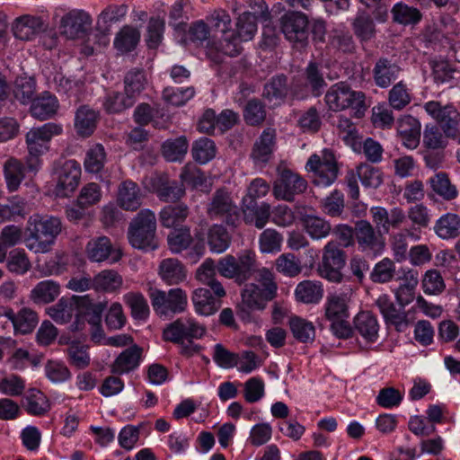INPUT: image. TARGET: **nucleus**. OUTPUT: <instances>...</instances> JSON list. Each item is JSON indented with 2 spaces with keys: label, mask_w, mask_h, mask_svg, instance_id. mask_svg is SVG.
I'll use <instances>...</instances> for the list:
<instances>
[{
  "label": "nucleus",
  "mask_w": 460,
  "mask_h": 460,
  "mask_svg": "<svg viewBox=\"0 0 460 460\" xmlns=\"http://www.w3.org/2000/svg\"><path fill=\"white\" fill-rule=\"evenodd\" d=\"M26 230V247L35 253H45L61 233L62 222L57 217L35 214L29 218Z\"/></svg>",
  "instance_id": "f257e3e1"
},
{
  "label": "nucleus",
  "mask_w": 460,
  "mask_h": 460,
  "mask_svg": "<svg viewBox=\"0 0 460 460\" xmlns=\"http://www.w3.org/2000/svg\"><path fill=\"white\" fill-rule=\"evenodd\" d=\"M156 218L150 209H142L132 219L128 230V237L134 248L153 251L158 247L155 236Z\"/></svg>",
  "instance_id": "f03ea898"
},
{
  "label": "nucleus",
  "mask_w": 460,
  "mask_h": 460,
  "mask_svg": "<svg viewBox=\"0 0 460 460\" xmlns=\"http://www.w3.org/2000/svg\"><path fill=\"white\" fill-rule=\"evenodd\" d=\"M365 99L363 92L352 90L344 82L332 85L325 94V102L330 110L341 111L350 108L357 118H362L365 114L367 110Z\"/></svg>",
  "instance_id": "7ed1b4c3"
},
{
  "label": "nucleus",
  "mask_w": 460,
  "mask_h": 460,
  "mask_svg": "<svg viewBox=\"0 0 460 460\" xmlns=\"http://www.w3.org/2000/svg\"><path fill=\"white\" fill-rule=\"evenodd\" d=\"M207 215L212 220L221 221L231 227H237L241 220L240 208L232 192L226 188L217 189L209 197Z\"/></svg>",
  "instance_id": "20e7f679"
},
{
  "label": "nucleus",
  "mask_w": 460,
  "mask_h": 460,
  "mask_svg": "<svg viewBox=\"0 0 460 460\" xmlns=\"http://www.w3.org/2000/svg\"><path fill=\"white\" fill-rule=\"evenodd\" d=\"M210 31L214 38H218L217 50L221 53L235 57L241 52L240 44L237 42L235 31L230 30L231 17L229 13L222 9L215 10L213 13L207 18Z\"/></svg>",
  "instance_id": "39448f33"
},
{
  "label": "nucleus",
  "mask_w": 460,
  "mask_h": 460,
  "mask_svg": "<svg viewBox=\"0 0 460 460\" xmlns=\"http://www.w3.org/2000/svg\"><path fill=\"white\" fill-rule=\"evenodd\" d=\"M257 270L254 252L246 250L238 257L226 255L217 263V271L224 277L234 279L239 284L247 281Z\"/></svg>",
  "instance_id": "423d86ee"
},
{
  "label": "nucleus",
  "mask_w": 460,
  "mask_h": 460,
  "mask_svg": "<svg viewBox=\"0 0 460 460\" xmlns=\"http://www.w3.org/2000/svg\"><path fill=\"white\" fill-rule=\"evenodd\" d=\"M347 260L346 252L336 241L328 242L323 249L320 263L319 275L334 283H341L343 279L342 269Z\"/></svg>",
  "instance_id": "0eeeda50"
},
{
  "label": "nucleus",
  "mask_w": 460,
  "mask_h": 460,
  "mask_svg": "<svg viewBox=\"0 0 460 460\" xmlns=\"http://www.w3.org/2000/svg\"><path fill=\"white\" fill-rule=\"evenodd\" d=\"M278 178L273 183V195L278 199L292 202L296 195L305 192L307 181L288 168L278 166Z\"/></svg>",
  "instance_id": "6e6552de"
},
{
  "label": "nucleus",
  "mask_w": 460,
  "mask_h": 460,
  "mask_svg": "<svg viewBox=\"0 0 460 460\" xmlns=\"http://www.w3.org/2000/svg\"><path fill=\"white\" fill-rule=\"evenodd\" d=\"M150 299L154 310L160 315L183 313L188 305L187 294L180 288L168 292L154 289L150 292Z\"/></svg>",
  "instance_id": "1a4fd4ad"
},
{
  "label": "nucleus",
  "mask_w": 460,
  "mask_h": 460,
  "mask_svg": "<svg viewBox=\"0 0 460 460\" xmlns=\"http://www.w3.org/2000/svg\"><path fill=\"white\" fill-rule=\"evenodd\" d=\"M206 327L190 317H181L169 323L163 331L166 341L183 345L184 341L190 342L200 339L206 333Z\"/></svg>",
  "instance_id": "9d476101"
},
{
  "label": "nucleus",
  "mask_w": 460,
  "mask_h": 460,
  "mask_svg": "<svg viewBox=\"0 0 460 460\" xmlns=\"http://www.w3.org/2000/svg\"><path fill=\"white\" fill-rule=\"evenodd\" d=\"M280 31L296 49H304L308 44L309 31L307 17L299 12H289L279 20Z\"/></svg>",
  "instance_id": "9b49d317"
},
{
  "label": "nucleus",
  "mask_w": 460,
  "mask_h": 460,
  "mask_svg": "<svg viewBox=\"0 0 460 460\" xmlns=\"http://www.w3.org/2000/svg\"><path fill=\"white\" fill-rule=\"evenodd\" d=\"M306 169L315 173L316 178L314 180V183L323 186L333 183L339 172L335 156L328 149H324L322 155H312L306 163Z\"/></svg>",
  "instance_id": "f8f14e48"
},
{
  "label": "nucleus",
  "mask_w": 460,
  "mask_h": 460,
  "mask_svg": "<svg viewBox=\"0 0 460 460\" xmlns=\"http://www.w3.org/2000/svg\"><path fill=\"white\" fill-rule=\"evenodd\" d=\"M81 177L80 164L75 160L66 161L56 171V187L54 192L57 197H69L78 187Z\"/></svg>",
  "instance_id": "ddd939ff"
},
{
  "label": "nucleus",
  "mask_w": 460,
  "mask_h": 460,
  "mask_svg": "<svg viewBox=\"0 0 460 460\" xmlns=\"http://www.w3.org/2000/svg\"><path fill=\"white\" fill-rule=\"evenodd\" d=\"M426 111L440 125L447 137H455L458 131L460 113L453 105L442 106L438 102L425 104Z\"/></svg>",
  "instance_id": "4468645a"
},
{
  "label": "nucleus",
  "mask_w": 460,
  "mask_h": 460,
  "mask_svg": "<svg viewBox=\"0 0 460 460\" xmlns=\"http://www.w3.org/2000/svg\"><path fill=\"white\" fill-rule=\"evenodd\" d=\"M91 16L82 10H72L60 21V33L67 39L75 40L85 37L91 31Z\"/></svg>",
  "instance_id": "2eb2a0df"
},
{
  "label": "nucleus",
  "mask_w": 460,
  "mask_h": 460,
  "mask_svg": "<svg viewBox=\"0 0 460 460\" xmlns=\"http://www.w3.org/2000/svg\"><path fill=\"white\" fill-rule=\"evenodd\" d=\"M355 241L362 252L377 253L385 248V238L380 231L367 220H358L355 223Z\"/></svg>",
  "instance_id": "dca6fc26"
},
{
  "label": "nucleus",
  "mask_w": 460,
  "mask_h": 460,
  "mask_svg": "<svg viewBox=\"0 0 460 460\" xmlns=\"http://www.w3.org/2000/svg\"><path fill=\"white\" fill-rule=\"evenodd\" d=\"M376 305L378 307L387 326H394L397 332H404L410 325L408 314L404 307H396L387 295H382L376 300Z\"/></svg>",
  "instance_id": "f3484780"
},
{
  "label": "nucleus",
  "mask_w": 460,
  "mask_h": 460,
  "mask_svg": "<svg viewBox=\"0 0 460 460\" xmlns=\"http://www.w3.org/2000/svg\"><path fill=\"white\" fill-rule=\"evenodd\" d=\"M271 300L264 297V291L259 285H247L242 292V301L237 305V315L242 320H249L252 311L263 310L267 302Z\"/></svg>",
  "instance_id": "a211bd4d"
},
{
  "label": "nucleus",
  "mask_w": 460,
  "mask_h": 460,
  "mask_svg": "<svg viewBox=\"0 0 460 460\" xmlns=\"http://www.w3.org/2000/svg\"><path fill=\"white\" fill-rule=\"evenodd\" d=\"M87 303L86 296H73L62 297L58 302L48 309L49 315L58 323H69L73 316L80 315V305Z\"/></svg>",
  "instance_id": "6ab92c4d"
},
{
  "label": "nucleus",
  "mask_w": 460,
  "mask_h": 460,
  "mask_svg": "<svg viewBox=\"0 0 460 460\" xmlns=\"http://www.w3.org/2000/svg\"><path fill=\"white\" fill-rule=\"evenodd\" d=\"M370 212L376 227L381 228L385 234H388L391 228L398 229L407 219L404 211L398 207L390 210L383 207H374Z\"/></svg>",
  "instance_id": "aec40b11"
},
{
  "label": "nucleus",
  "mask_w": 460,
  "mask_h": 460,
  "mask_svg": "<svg viewBox=\"0 0 460 460\" xmlns=\"http://www.w3.org/2000/svg\"><path fill=\"white\" fill-rule=\"evenodd\" d=\"M144 193L140 187L131 180L122 181L118 188V205L127 211H136L141 205Z\"/></svg>",
  "instance_id": "412c9836"
},
{
  "label": "nucleus",
  "mask_w": 460,
  "mask_h": 460,
  "mask_svg": "<svg viewBox=\"0 0 460 460\" xmlns=\"http://www.w3.org/2000/svg\"><path fill=\"white\" fill-rule=\"evenodd\" d=\"M243 221L247 225H253L261 229L268 223L270 217V206L266 202L259 204L256 200H242Z\"/></svg>",
  "instance_id": "4be33fe9"
},
{
  "label": "nucleus",
  "mask_w": 460,
  "mask_h": 460,
  "mask_svg": "<svg viewBox=\"0 0 460 460\" xmlns=\"http://www.w3.org/2000/svg\"><path fill=\"white\" fill-rule=\"evenodd\" d=\"M400 72L401 67L395 62L380 58L374 66L373 79L378 87L387 88L398 78Z\"/></svg>",
  "instance_id": "5701e85b"
},
{
  "label": "nucleus",
  "mask_w": 460,
  "mask_h": 460,
  "mask_svg": "<svg viewBox=\"0 0 460 460\" xmlns=\"http://www.w3.org/2000/svg\"><path fill=\"white\" fill-rule=\"evenodd\" d=\"M45 30L46 25L43 21L31 15L21 16L13 24V35L22 40H31Z\"/></svg>",
  "instance_id": "b1692460"
},
{
  "label": "nucleus",
  "mask_w": 460,
  "mask_h": 460,
  "mask_svg": "<svg viewBox=\"0 0 460 460\" xmlns=\"http://www.w3.org/2000/svg\"><path fill=\"white\" fill-rule=\"evenodd\" d=\"M397 133L402 144L409 149H415L420 139V123L411 115H406L398 120Z\"/></svg>",
  "instance_id": "393cba45"
},
{
  "label": "nucleus",
  "mask_w": 460,
  "mask_h": 460,
  "mask_svg": "<svg viewBox=\"0 0 460 460\" xmlns=\"http://www.w3.org/2000/svg\"><path fill=\"white\" fill-rule=\"evenodd\" d=\"M275 146V131L265 129L253 145L251 157L256 164H266L271 158Z\"/></svg>",
  "instance_id": "a878e982"
},
{
  "label": "nucleus",
  "mask_w": 460,
  "mask_h": 460,
  "mask_svg": "<svg viewBox=\"0 0 460 460\" xmlns=\"http://www.w3.org/2000/svg\"><path fill=\"white\" fill-rule=\"evenodd\" d=\"M98 112L88 105L80 106L75 115V129L82 137H90L95 130L98 121Z\"/></svg>",
  "instance_id": "bb28decb"
},
{
  "label": "nucleus",
  "mask_w": 460,
  "mask_h": 460,
  "mask_svg": "<svg viewBox=\"0 0 460 460\" xmlns=\"http://www.w3.org/2000/svg\"><path fill=\"white\" fill-rule=\"evenodd\" d=\"M142 355V349L137 345H132L123 350L111 365V372L116 375H122L136 369Z\"/></svg>",
  "instance_id": "cd10ccee"
},
{
  "label": "nucleus",
  "mask_w": 460,
  "mask_h": 460,
  "mask_svg": "<svg viewBox=\"0 0 460 460\" xmlns=\"http://www.w3.org/2000/svg\"><path fill=\"white\" fill-rule=\"evenodd\" d=\"M288 91V77L283 74L277 75L264 84L262 97L269 102L278 105L284 102Z\"/></svg>",
  "instance_id": "c85d7f7f"
},
{
  "label": "nucleus",
  "mask_w": 460,
  "mask_h": 460,
  "mask_svg": "<svg viewBox=\"0 0 460 460\" xmlns=\"http://www.w3.org/2000/svg\"><path fill=\"white\" fill-rule=\"evenodd\" d=\"M58 109V102L57 98L45 92L41 96L32 101L31 113L32 117L40 120H45L54 116Z\"/></svg>",
  "instance_id": "c756f323"
},
{
  "label": "nucleus",
  "mask_w": 460,
  "mask_h": 460,
  "mask_svg": "<svg viewBox=\"0 0 460 460\" xmlns=\"http://www.w3.org/2000/svg\"><path fill=\"white\" fill-rule=\"evenodd\" d=\"M195 310L202 315H211L221 306V300L212 296L208 288H197L192 295Z\"/></svg>",
  "instance_id": "7c9ffc66"
},
{
  "label": "nucleus",
  "mask_w": 460,
  "mask_h": 460,
  "mask_svg": "<svg viewBox=\"0 0 460 460\" xmlns=\"http://www.w3.org/2000/svg\"><path fill=\"white\" fill-rule=\"evenodd\" d=\"M159 274L168 285H177L186 279V270L182 263L173 258L164 259L159 266Z\"/></svg>",
  "instance_id": "2f4dec72"
},
{
  "label": "nucleus",
  "mask_w": 460,
  "mask_h": 460,
  "mask_svg": "<svg viewBox=\"0 0 460 460\" xmlns=\"http://www.w3.org/2000/svg\"><path fill=\"white\" fill-rule=\"evenodd\" d=\"M112 249L111 239L102 235L92 238L86 245L85 252L90 261L102 262L110 258Z\"/></svg>",
  "instance_id": "473e14b6"
},
{
  "label": "nucleus",
  "mask_w": 460,
  "mask_h": 460,
  "mask_svg": "<svg viewBox=\"0 0 460 460\" xmlns=\"http://www.w3.org/2000/svg\"><path fill=\"white\" fill-rule=\"evenodd\" d=\"M189 216V208L184 203L165 206L159 214L161 224L167 228L182 224Z\"/></svg>",
  "instance_id": "72a5a7b5"
},
{
  "label": "nucleus",
  "mask_w": 460,
  "mask_h": 460,
  "mask_svg": "<svg viewBox=\"0 0 460 460\" xmlns=\"http://www.w3.org/2000/svg\"><path fill=\"white\" fill-rule=\"evenodd\" d=\"M356 331L367 341H374L378 335L379 325L377 319L370 312L363 311L354 319Z\"/></svg>",
  "instance_id": "f704fd0d"
},
{
  "label": "nucleus",
  "mask_w": 460,
  "mask_h": 460,
  "mask_svg": "<svg viewBox=\"0 0 460 460\" xmlns=\"http://www.w3.org/2000/svg\"><path fill=\"white\" fill-rule=\"evenodd\" d=\"M301 221L305 232L314 240L326 238L332 232L330 222L318 216L305 215Z\"/></svg>",
  "instance_id": "c9c22d12"
},
{
  "label": "nucleus",
  "mask_w": 460,
  "mask_h": 460,
  "mask_svg": "<svg viewBox=\"0 0 460 460\" xmlns=\"http://www.w3.org/2000/svg\"><path fill=\"white\" fill-rule=\"evenodd\" d=\"M434 231L441 239L457 237L460 235V217L454 213L443 215L437 220Z\"/></svg>",
  "instance_id": "e433bc0d"
},
{
  "label": "nucleus",
  "mask_w": 460,
  "mask_h": 460,
  "mask_svg": "<svg viewBox=\"0 0 460 460\" xmlns=\"http://www.w3.org/2000/svg\"><path fill=\"white\" fill-rule=\"evenodd\" d=\"M155 192L164 202H176L185 195V188L181 182L160 178Z\"/></svg>",
  "instance_id": "4c0bfd02"
},
{
  "label": "nucleus",
  "mask_w": 460,
  "mask_h": 460,
  "mask_svg": "<svg viewBox=\"0 0 460 460\" xmlns=\"http://www.w3.org/2000/svg\"><path fill=\"white\" fill-rule=\"evenodd\" d=\"M352 30L360 41H368L376 36V25L371 15L358 12L352 22Z\"/></svg>",
  "instance_id": "58836bf2"
},
{
  "label": "nucleus",
  "mask_w": 460,
  "mask_h": 460,
  "mask_svg": "<svg viewBox=\"0 0 460 460\" xmlns=\"http://www.w3.org/2000/svg\"><path fill=\"white\" fill-rule=\"evenodd\" d=\"M140 40V31L132 26L125 25L116 34L114 47L121 53H128L136 49Z\"/></svg>",
  "instance_id": "ea45409f"
},
{
  "label": "nucleus",
  "mask_w": 460,
  "mask_h": 460,
  "mask_svg": "<svg viewBox=\"0 0 460 460\" xmlns=\"http://www.w3.org/2000/svg\"><path fill=\"white\" fill-rule=\"evenodd\" d=\"M60 287L53 280L39 282L31 291L30 297L37 304H49L53 302L59 295Z\"/></svg>",
  "instance_id": "a19ab883"
},
{
  "label": "nucleus",
  "mask_w": 460,
  "mask_h": 460,
  "mask_svg": "<svg viewBox=\"0 0 460 460\" xmlns=\"http://www.w3.org/2000/svg\"><path fill=\"white\" fill-rule=\"evenodd\" d=\"M29 212V205L20 197H13L5 204H0V222L24 218Z\"/></svg>",
  "instance_id": "79ce46f5"
},
{
  "label": "nucleus",
  "mask_w": 460,
  "mask_h": 460,
  "mask_svg": "<svg viewBox=\"0 0 460 460\" xmlns=\"http://www.w3.org/2000/svg\"><path fill=\"white\" fill-rule=\"evenodd\" d=\"M408 236L419 238L411 230L402 229L390 236V245L393 251L394 258L396 261L402 262L407 260L409 253Z\"/></svg>",
  "instance_id": "37998d69"
},
{
  "label": "nucleus",
  "mask_w": 460,
  "mask_h": 460,
  "mask_svg": "<svg viewBox=\"0 0 460 460\" xmlns=\"http://www.w3.org/2000/svg\"><path fill=\"white\" fill-rule=\"evenodd\" d=\"M295 295L296 299L300 302L305 304H315L322 299L323 290L319 282L304 280L296 286Z\"/></svg>",
  "instance_id": "c03bdc74"
},
{
  "label": "nucleus",
  "mask_w": 460,
  "mask_h": 460,
  "mask_svg": "<svg viewBox=\"0 0 460 460\" xmlns=\"http://www.w3.org/2000/svg\"><path fill=\"white\" fill-rule=\"evenodd\" d=\"M146 84L145 72L140 68L129 70L124 77V93L135 102L144 91Z\"/></svg>",
  "instance_id": "a18cd8bd"
},
{
  "label": "nucleus",
  "mask_w": 460,
  "mask_h": 460,
  "mask_svg": "<svg viewBox=\"0 0 460 460\" xmlns=\"http://www.w3.org/2000/svg\"><path fill=\"white\" fill-rule=\"evenodd\" d=\"M122 283V277L113 270H102L93 278V288L97 291L114 292L121 288Z\"/></svg>",
  "instance_id": "49530a36"
},
{
  "label": "nucleus",
  "mask_w": 460,
  "mask_h": 460,
  "mask_svg": "<svg viewBox=\"0 0 460 460\" xmlns=\"http://www.w3.org/2000/svg\"><path fill=\"white\" fill-rule=\"evenodd\" d=\"M348 298L345 295H332L327 297L325 317L330 320L349 318Z\"/></svg>",
  "instance_id": "de8ad7c7"
},
{
  "label": "nucleus",
  "mask_w": 460,
  "mask_h": 460,
  "mask_svg": "<svg viewBox=\"0 0 460 460\" xmlns=\"http://www.w3.org/2000/svg\"><path fill=\"white\" fill-rule=\"evenodd\" d=\"M4 172L8 190H17L25 176L23 164L17 159L10 158L4 163Z\"/></svg>",
  "instance_id": "09e8293b"
},
{
  "label": "nucleus",
  "mask_w": 460,
  "mask_h": 460,
  "mask_svg": "<svg viewBox=\"0 0 460 460\" xmlns=\"http://www.w3.org/2000/svg\"><path fill=\"white\" fill-rule=\"evenodd\" d=\"M189 144L183 136L168 139L162 145V154L170 162L181 161L187 154Z\"/></svg>",
  "instance_id": "8fccbe9b"
},
{
  "label": "nucleus",
  "mask_w": 460,
  "mask_h": 460,
  "mask_svg": "<svg viewBox=\"0 0 460 460\" xmlns=\"http://www.w3.org/2000/svg\"><path fill=\"white\" fill-rule=\"evenodd\" d=\"M231 243V236L222 225L212 226L208 234V243L214 252H225Z\"/></svg>",
  "instance_id": "3c124183"
},
{
  "label": "nucleus",
  "mask_w": 460,
  "mask_h": 460,
  "mask_svg": "<svg viewBox=\"0 0 460 460\" xmlns=\"http://www.w3.org/2000/svg\"><path fill=\"white\" fill-rule=\"evenodd\" d=\"M257 16L250 12H244L239 15L236 22V39L239 43L240 40L247 41L253 38L257 31Z\"/></svg>",
  "instance_id": "603ef678"
},
{
  "label": "nucleus",
  "mask_w": 460,
  "mask_h": 460,
  "mask_svg": "<svg viewBox=\"0 0 460 460\" xmlns=\"http://www.w3.org/2000/svg\"><path fill=\"white\" fill-rule=\"evenodd\" d=\"M25 400V410L31 415H44L50 409V404L48 398L40 390H30L29 394L26 396Z\"/></svg>",
  "instance_id": "864d4df0"
},
{
  "label": "nucleus",
  "mask_w": 460,
  "mask_h": 460,
  "mask_svg": "<svg viewBox=\"0 0 460 460\" xmlns=\"http://www.w3.org/2000/svg\"><path fill=\"white\" fill-rule=\"evenodd\" d=\"M290 330L293 336L300 342H309L314 340L315 330L311 322L298 316L290 318Z\"/></svg>",
  "instance_id": "5fc2aeb1"
},
{
  "label": "nucleus",
  "mask_w": 460,
  "mask_h": 460,
  "mask_svg": "<svg viewBox=\"0 0 460 460\" xmlns=\"http://www.w3.org/2000/svg\"><path fill=\"white\" fill-rule=\"evenodd\" d=\"M391 12L393 20L403 25L416 24L422 17L419 9L403 3L394 4Z\"/></svg>",
  "instance_id": "6e6d98bb"
},
{
  "label": "nucleus",
  "mask_w": 460,
  "mask_h": 460,
  "mask_svg": "<svg viewBox=\"0 0 460 460\" xmlns=\"http://www.w3.org/2000/svg\"><path fill=\"white\" fill-rule=\"evenodd\" d=\"M217 148L213 140L201 137L192 145L191 154L193 159L199 164H206L216 156Z\"/></svg>",
  "instance_id": "4d7b16f0"
},
{
  "label": "nucleus",
  "mask_w": 460,
  "mask_h": 460,
  "mask_svg": "<svg viewBox=\"0 0 460 460\" xmlns=\"http://www.w3.org/2000/svg\"><path fill=\"white\" fill-rule=\"evenodd\" d=\"M275 268L278 272L287 277H296L301 270L300 260L291 252L279 255L275 261Z\"/></svg>",
  "instance_id": "13d9d810"
},
{
  "label": "nucleus",
  "mask_w": 460,
  "mask_h": 460,
  "mask_svg": "<svg viewBox=\"0 0 460 460\" xmlns=\"http://www.w3.org/2000/svg\"><path fill=\"white\" fill-rule=\"evenodd\" d=\"M36 92L35 81L31 78L18 77L13 89L14 98L22 104L32 102Z\"/></svg>",
  "instance_id": "bf43d9fd"
},
{
  "label": "nucleus",
  "mask_w": 460,
  "mask_h": 460,
  "mask_svg": "<svg viewBox=\"0 0 460 460\" xmlns=\"http://www.w3.org/2000/svg\"><path fill=\"white\" fill-rule=\"evenodd\" d=\"M125 304L130 308L131 315L136 320H145L149 314V306L144 296L130 292L124 296Z\"/></svg>",
  "instance_id": "052dcab7"
},
{
  "label": "nucleus",
  "mask_w": 460,
  "mask_h": 460,
  "mask_svg": "<svg viewBox=\"0 0 460 460\" xmlns=\"http://www.w3.org/2000/svg\"><path fill=\"white\" fill-rule=\"evenodd\" d=\"M307 85L310 87L314 96H320L326 82L320 69V65L315 62H310L305 71Z\"/></svg>",
  "instance_id": "680f3d73"
},
{
  "label": "nucleus",
  "mask_w": 460,
  "mask_h": 460,
  "mask_svg": "<svg viewBox=\"0 0 460 460\" xmlns=\"http://www.w3.org/2000/svg\"><path fill=\"white\" fill-rule=\"evenodd\" d=\"M357 175L366 188H377L383 181L382 172L379 168L362 163L357 166Z\"/></svg>",
  "instance_id": "e2e57ef3"
},
{
  "label": "nucleus",
  "mask_w": 460,
  "mask_h": 460,
  "mask_svg": "<svg viewBox=\"0 0 460 460\" xmlns=\"http://www.w3.org/2000/svg\"><path fill=\"white\" fill-rule=\"evenodd\" d=\"M136 102L125 93L111 92L107 94L103 103L109 113H119L130 108Z\"/></svg>",
  "instance_id": "0e129e2a"
},
{
  "label": "nucleus",
  "mask_w": 460,
  "mask_h": 460,
  "mask_svg": "<svg viewBox=\"0 0 460 460\" xmlns=\"http://www.w3.org/2000/svg\"><path fill=\"white\" fill-rule=\"evenodd\" d=\"M323 213L331 217H341L344 213V196L338 190H333L330 196L322 200Z\"/></svg>",
  "instance_id": "69168bd1"
},
{
  "label": "nucleus",
  "mask_w": 460,
  "mask_h": 460,
  "mask_svg": "<svg viewBox=\"0 0 460 460\" xmlns=\"http://www.w3.org/2000/svg\"><path fill=\"white\" fill-rule=\"evenodd\" d=\"M167 242L170 250L173 253H179L187 249L192 242L190 228H175L168 234Z\"/></svg>",
  "instance_id": "338daca9"
},
{
  "label": "nucleus",
  "mask_w": 460,
  "mask_h": 460,
  "mask_svg": "<svg viewBox=\"0 0 460 460\" xmlns=\"http://www.w3.org/2000/svg\"><path fill=\"white\" fill-rule=\"evenodd\" d=\"M38 323L37 313L30 308H22L16 314L13 327L22 334L30 333Z\"/></svg>",
  "instance_id": "774afa93"
}]
</instances>
